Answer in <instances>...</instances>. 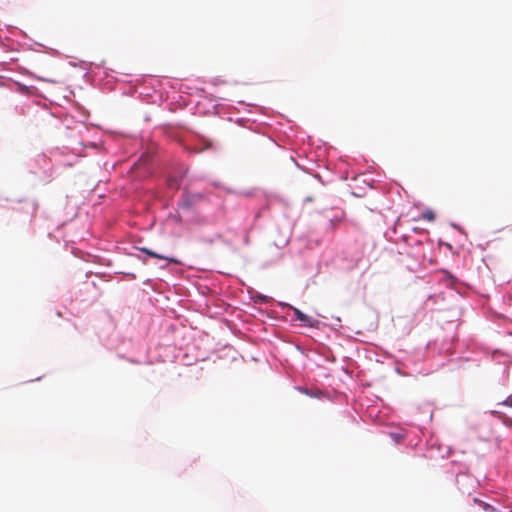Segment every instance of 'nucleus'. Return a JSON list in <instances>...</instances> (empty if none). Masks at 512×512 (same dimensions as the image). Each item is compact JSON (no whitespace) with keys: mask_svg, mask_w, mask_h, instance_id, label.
Masks as SVG:
<instances>
[{"mask_svg":"<svg viewBox=\"0 0 512 512\" xmlns=\"http://www.w3.org/2000/svg\"><path fill=\"white\" fill-rule=\"evenodd\" d=\"M139 250L145 254H147L148 256L150 257H153V258H157V259H160V260H165L167 261L168 263H174V264H179L180 262L174 258V257H170V256H167V255H163V254H159L149 248H146V247H141L139 248Z\"/></svg>","mask_w":512,"mask_h":512,"instance_id":"nucleus-1","label":"nucleus"},{"mask_svg":"<svg viewBox=\"0 0 512 512\" xmlns=\"http://www.w3.org/2000/svg\"><path fill=\"white\" fill-rule=\"evenodd\" d=\"M293 310H294L295 317H296L299 321H301V322H303V323L307 324V325H308V326H310V327H313V325H314V324H313L312 318H311L310 316H308V315L304 314L302 311H300V310H299V309H297V308H293Z\"/></svg>","mask_w":512,"mask_h":512,"instance_id":"nucleus-2","label":"nucleus"},{"mask_svg":"<svg viewBox=\"0 0 512 512\" xmlns=\"http://www.w3.org/2000/svg\"><path fill=\"white\" fill-rule=\"evenodd\" d=\"M363 256H364V250H363V247L362 246H359L357 248V251H356V255L355 257L353 258V267H356L358 266V264L362 261L363 259Z\"/></svg>","mask_w":512,"mask_h":512,"instance_id":"nucleus-3","label":"nucleus"},{"mask_svg":"<svg viewBox=\"0 0 512 512\" xmlns=\"http://www.w3.org/2000/svg\"><path fill=\"white\" fill-rule=\"evenodd\" d=\"M422 217H423V219L428 220V221H434V219H435L434 212L431 210H427V211L423 212Z\"/></svg>","mask_w":512,"mask_h":512,"instance_id":"nucleus-4","label":"nucleus"},{"mask_svg":"<svg viewBox=\"0 0 512 512\" xmlns=\"http://www.w3.org/2000/svg\"><path fill=\"white\" fill-rule=\"evenodd\" d=\"M500 419L502 420V423H503L506 427L512 428V417H509V416L503 415V416H501V417H500Z\"/></svg>","mask_w":512,"mask_h":512,"instance_id":"nucleus-5","label":"nucleus"},{"mask_svg":"<svg viewBox=\"0 0 512 512\" xmlns=\"http://www.w3.org/2000/svg\"><path fill=\"white\" fill-rule=\"evenodd\" d=\"M25 205L31 210V215L33 216L37 210V205L32 202H26Z\"/></svg>","mask_w":512,"mask_h":512,"instance_id":"nucleus-6","label":"nucleus"},{"mask_svg":"<svg viewBox=\"0 0 512 512\" xmlns=\"http://www.w3.org/2000/svg\"><path fill=\"white\" fill-rule=\"evenodd\" d=\"M503 404L506 405V406L512 407V395H510L508 398H506L503 401Z\"/></svg>","mask_w":512,"mask_h":512,"instance_id":"nucleus-7","label":"nucleus"},{"mask_svg":"<svg viewBox=\"0 0 512 512\" xmlns=\"http://www.w3.org/2000/svg\"><path fill=\"white\" fill-rule=\"evenodd\" d=\"M183 207L188 208V207H189V203H188V202H186V201H185V202H183Z\"/></svg>","mask_w":512,"mask_h":512,"instance_id":"nucleus-8","label":"nucleus"}]
</instances>
